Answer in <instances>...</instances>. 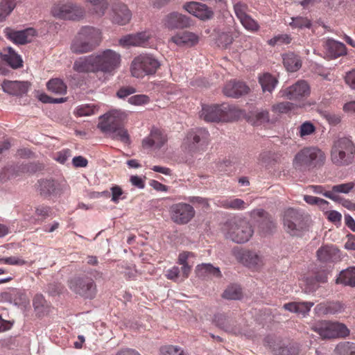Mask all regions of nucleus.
Instances as JSON below:
<instances>
[{"label": "nucleus", "instance_id": "9d476101", "mask_svg": "<svg viewBox=\"0 0 355 355\" xmlns=\"http://www.w3.org/2000/svg\"><path fill=\"white\" fill-rule=\"evenodd\" d=\"M171 219L178 225L187 224L195 216L194 208L189 204L179 202L172 205L169 209Z\"/></svg>", "mask_w": 355, "mask_h": 355}, {"label": "nucleus", "instance_id": "c03bdc74", "mask_svg": "<svg viewBox=\"0 0 355 355\" xmlns=\"http://www.w3.org/2000/svg\"><path fill=\"white\" fill-rule=\"evenodd\" d=\"M160 355H189L182 347L178 345H164L160 347Z\"/></svg>", "mask_w": 355, "mask_h": 355}, {"label": "nucleus", "instance_id": "13d9d810", "mask_svg": "<svg viewBox=\"0 0 355 355\" xmlns=\"http://www.w3.org/2000/svg\"><path fill=\"white\" fill-rule=\"evenodd\" d=\"M240 21L248 30L257 31L259 28L258 24L248 15H245Z\"/></svg>", "mask_w": 355, "mask_h": 355}, {"label": "nucleus", "instance_id": "39448f33", "mask_svg": "<svg viewBox=\"0 0 355 355\" xmlns=\"http://www.w3.org/2000/svg\"><path fill=\"white\" fill-rule=\"evenodd\" d=\"M227 238L237 243H244L250 240L254 233L250 223L242 218H232L226 221L223 227Z\"/></svg>", "mask_w": 355, "mask_h": 355}, {"label": "nucleus", "instance_id": "c756f323", "mask_svg": "<svg viewBox=\"0 0 355 355\" xmlns=\"http://www.w3.org/2000/svg\"><path fill=\"white\" fill-rule=\"evenodd\" d=\"M73 69L78 73H95L92 55L78 58L73 63Z\"/></svg>", "mask_w": 355, "mask_h": 355}, {"label": "nucleus", "instance_id": "c85d7f7f", "mask_svg": "<svg viewBox=\"0 0 355 355\" xmlns=\"http://www.w3.org/2000/svg\"><path fill=\"white\" fill-rule=\"evenodd\" d=\"M216 324L224 331L232 334H237L239 329L236 327V321L223 314L215 315Z\"/></svg>", "mask_w": 355, "mask_h": 355}, {"label": "nucleus", "instance_id": "69168bd1", "mask_svg": "<svg viewBox=\"0 0 355 355\" xmlns=\"http://www.w3.org/2000/svg\"><path fill=\"white\" fill-rule=\"evenodd\" d=\"M281 340L272 336H268L263 340V345L268 347L275 354V347H277V343H280Z\"/></svg>", "mask_w": 355, "mask_h": 355}, {"label": "nucleus", "instance_id": "09e8293b", "mask_svg": "<svg viewBox=\"0 0 355 355\" xmlns=\"http://www.w3.org/2000/svg\"><path fill=\"white\" fill-rule=\"evenodd\" d=\"M55 184L54 180H44L39 182V190L44 196H52L53 189Z\"/></svg>", "mask_w": 355, "mask_h": 355}, {"label": "nucleus", "instance_id": "5701e85b", "mask_svg": "<svg viewBox=\"0 0 355 355\" xmlns=\"http://www.w3.org/2000/svg\"><path fill=\"white\" fill-rule=\"evenodd\" d=\"M317 257L321 262H335L340 259V251L334 245H324L317 250Z\"/></svg>", "mask_w": 355, "mask_h": 355}, {"label": "nucleus", "instance_id": "2f4dec72", "mask_svg": "<svg viewBox=\"0 0 355 355\" xmlns=\"http://www.w3.org/2000/svg\"><path fill=\"white\" fill-rule=\"evenodd\" d=\"M315 309L320 314H336L344 311V306L339 302H331L320 303L315 306Z\"/></svg>", "mask_w": 355, "mask_h": 355}, {"label": "nucleus", "instance_id": "bb28decb", "mask_svg": "<svg viewBox=\"0 0 355 355\" xmlns=\"http://www.w3.org/2000/svg\"><path fill=\"white\" fill-rule=\"evenodd\" d=\"M199 41L198 36L191 32L184 31L173 36L169 42H173L178 46H192Z\"/></svg>", "mask_w": 355, "mask_h": 355}, {"label": "nucleus", "instance_id": "72a5a7b5", "mask_svg": "<svg viewBox=\"0 0 355 355\" xmlns=\"http://www.w3.org/2000/svg\"><path fill=\"white\" fill-rule=\"evenodd\" d=\"M283 62L286 69L291 72L297 71L302 66L300 58L291 52L283 55Z\"/></svg>", "mask_w": 355, "mask_h": 355}, {"label": "nucleus", "instance_id": "6ab92c4d", "mask_svg": "<svg viewBox=\"0 0 355 355\" xmlns=\"http://www.w3.org/2000/svg\"><path fill=\"white\" fill-rule=\"evenodd\" d=\"M132 18V13L126 5L115 3L112 6V23L120 26L128 24Z\"/></svg>", "mask_w": 355, "mask_h": 355}, {"label": "nucleus", "instance_id": "79ce46f5", "mask_svg": "<svg viewBox=\"0 0 355 355\" xmlns=\"http://www.w3.org/2000/svg\"><path fill=\"white\" fill-rule=\"evenodd\" d=\"M98 128L105 135H110L111 134V112H107L105 114L101 116L98 119L97 125Z\"/></svg>", "mask_w": 355, "mask_h": 355}, {"label": "nucleus", "instance_id": "052dcab7", "mask_svg": "<svg viewBox=\"0 0 355 355\" xmlns=\"http://www.w3.org/2000/svg\"><path fill=\"white\" fill-rule=\"evenodd\" d=\"M331 270L328 268H323L315 273L313 279L318 283L324 284L328 280V275L330 274Z\"/></svg>", "mask_w": 355, "mask_h": 355}, {"label": "nucleus", "instance_id": "9b49d317", "mask_svg": "<svg viewBox=\"0 0 355 355\" xmlns=\"http://www.w3.org/2000/svg\"><path fill=\"white\" fill-rule=\"evenodd\" d=\"M70 289L85 298H92L96 293L94 281L87 277H75L69 283Z\"/></svg>", "mask_w": 355, "mask_h": 355}, {"label": "nucleus", "instance_id": "c9c22d12", "mask_svg": "<svg viewBox=\"0 0 355 355\" xmlns=\"http://www.w3.org/2000/svg\"><path fill=\"white\" fill-rule=\"evenodd\" d=\"M300 352V347L296 343L285 344L281 341L275 347V355H297Z\"/></svg>", "mask_w": 355, "mask_h": 355}, {"label": "nucleus", "instance_id": "49530a36", "mask_svg": "<svg viewBox=\"0 0 355 355\" xmlns=\"http://www.w3.org/2000/svg\"><path fill=\"white\" fill-rule=\"evenodd\" d=\"M86 3L89 4L100 15H103L108 7L106 0H86Z\"/></svg>", "mask_w": 355, "mask_h": 355}, {"label": "nucleus", "instance_id": "4468645a", "mask_svg": "<svg viewBox=\"0 0 355 355\" xmlns=\"http://www.w3.org/2000/svg\"><path fill=\"white\" fill-rule=\"evenodd\" d=\"M5 35L8 39L17 44H24L31 42L36 35L37 32L33 28H28L22 31H15L10 28H6Z\"/></svg>", "mask_w": 355, "mask_h": 355}, {"label": "nucleus", "instance_id": "680f3d73", "mask_svg": "<svg viewBox=\"0 0 355 355\" xmlns=\"http://www.w3.org/2000/svg\"><path fill=\"white\" fill-rule=\"evenodd\" d=\"M33 303L35 311L39 313L43 312L46 304V300L42 295L37 294L33 298Z\"/></svg>", "mask_w": 355, "mask_h": 355}, {"label": "nucleus", "instance_id": "338daca9", "mask_svg": "<svg viewBox=\"0 0 355 355\" xmlns=\"http://www.w3.org/2000/svg\"><path fill=\"white\" fill-rule=\"evenodd\" d=\"M234 8L235 14L239 21L248 15L246 12L248 8L245 4L238 3L234 5Z\"/></svg>", "mask_w": 355, "mask_h": 355}, {"label": "nucleus", "instance_id": "a18cd8bd", "mask_svg": "<svg viewBox=\"0 0 355 355\" xmlns=\"http://www.w3.org/2000/svg\"><path fill=\"white\" fill-rule=\"evenodd\" d=\"M335 350L340 355H354L355 344L349 342L341 343L336 346Z\"/></svg>", "mask_w": 355, "mask_h": 355}, {"label": "nucleus", "instance_id": "37998d69", "mask_svg": "<svg viewBox=\"0 0 355 355\" xmlns=\"http://www.w3.org/2000/svg\"><path fill=\"white\" fill-rule=\"evenodd\" d=\"M223 297L227 300H236L241 299L242 291L241 287L236 284L229 286L223 292Z\"/></svg>", "mask_w": 355, "mask_h": 355}, {"label": "nucleus", "instance_id": "f8f14e48", "mask_svg": "<svg viewBox=\"0 0 355 355\" xmlns=\"http://www.w3.org/2000/svg\"><path fill=\"white\" fill-rule=\"evenodd\" d=\"M282 96L289 100H300L310 94V88L304 80H299L293 85L281 90Z\"/></svg>", "mask_w": 355, "mask_h": 355}, {"label": "nucleus", "instance_id": "7c9ffc66", "mask_svg": "<svg viewBox=\"0 0 355 355\" xmlns=\"http://www.w3.org/2000/svg\"><path fill=\"white\" fill-rule=\"evenodd\" d=\"M220 105H205L200 112V118L206 121H220Z\"/></svg>", "mask_w": 355, "mask_h": 355}, {"label": "nucleus", "instance_id": "423d86ee", "mask_svg": "<svg viewBox=\"0 0 355 355\" xmlns=\"http://www.w3.org/2000/svg\"><path fill=\"white\" fill-rule=\"evenodd\" d=\"M309 217L302 211L289 208L284 211L283 223L286 232L292 236H301L309 226Z\"/></svg>", "mask_w": 355, "mask_h": 355}, {"label": "nucleus", "instance_id": "7ed1b4c3", "mask_svg": "<svg viewBox=\"0 0 355 355\" xmlns=\"http://www.w3.org/2000/svg\"><path fill=\"white\" fill-rule=\"evenodd\" d=\"M102 40L101 31L94 27L85 26L80 29L73 40L71 50L75 53H85L94 50Z\"/></svg>", "mask_w": 355, "mask_h": 355}, {"label": "nucleus", "instance_id": "f704fd0d", "mask_svg": "<svg viewBox=\"0 0 355 355\" xmlns=\"http://www.w3.org/2000/svg\"><path fill=\"white\" fill-rule=\"evenodd\" d=\"M325 48L329 54L337 58L346 53V48L344 44L334 40H328L325 43Z\"/></svg>", "mask_w": 355, "mask_h": 355}, {"label": "nucleus", "instance_id": "2eb2a0df", "mask_svg": "<svg viewBox=\"0 0 355 355\" xmlns=\"http://www.w3.org/2000/svg\"><path fill=\"white\" fill-rule=\"evenodd\" d=\"M150 37V34L146 31L128 34L119 39V44L124 48H129L130 46L144 47L148 42Z\"/></svg>", "mask_w": 355, "mask_h": 355}, {"label": "nucleus", "instance_id": "58836bf2", "mask_svg": "<svg viewBox=\"0 0 355 355\" xmlns=\"http://www.w3.org/2000/svg\"><path fill=\"white\" fill-rule=\"evenodd\" d=\"M196 272L198 276H205L207 274H210L216 277H221V272L219 268L214 267L211 263H202L196 267Z\"/></svg>", "mask_w": 355, "mask_h": 355}, {"label": "nucleus", "instance_id": "bf43d9fd", "mask_svg": "<svg viewBox=\"0 0 355 355\" xmlns=\"http://www.w3.org/2000/svg\"><path fill=\"white\" fill-rule=\"evenodd\" d=\"M291 26L296 28H309L311 25V21L306 17H297L292 18V21L290 23Z\"/></svg>", "mask_w": 355, "mask_h": 355}, {"label": "nucleus", "instance_id": "a878e982", "mask_svg": "<svg viewBox=\"0 0 355 355\" xmlns=\"http://www.w3.org/2000/svg\"><path fill=\"white\" fill-rule=\"evenodd\" d=\"M236 258L249 268L258 267L261 264V258L254 252L238 250L235 252Z\"/></svg>", "mask_w": 355, "mask_h": 355}, {"label": "nucleus", "instance_id": "b1692460", "mask_svg": "<svg viewBox=\"0 0 355 355\" xmlns=\"http://www.w3.org/2000/svg\"><path fill=\"white\" fill-rule=\"evenodd\" d=\"M0 58L13 69L22 67L21 57L10 46H7L0 51Z\"/></svg>", "mask_w": 355, "mask_h": 355}, {"label": "nucleus", "instance_id": "5fc2aeb1", "mask_svg": "<svg viewBox=\"0 0 355 355\" xmlns=\"http://www.w3.org/2000/svg\"><path fill=\"white\" fill-rule=\"evenodd\" d=\"M293 104L292 103L286 101L279 103L277 104L272 105V111L279 114H286L289 111H291L293 109Z\"/></svg>", "mask_w": 355, "mask_h": 355}, {"label": "nucleus", "instance_id": "de8ad7c7", "mask_svg": "<svg viewBox=\"0 0 355 355\" xmlns=\"http://www.w3.org/2000/svg\"><path fill=\"white\" fill-rule=\"evenodd\" d=\"M221 206L226 209H240L245 207V202L239 198L224 200L220 202Z\"/></svg>", "mask_w": 355, "mask_h": 355}, {"label": "nucleus", "instance_id": "ea45409f", "mask_svg": "<svg viewBox=\"0 0 355 355\" xmlns=\"http://www.w3.org/2000/svg\"><path fill=\"white\" fill-rule=\"evenodd\" d=\"M16 0H1L0 1V21H4L16 7Z\"/></svg>", "mask_w": 355, "mask_h": 355}, {"label": "nucleus", "instance_id": "4c0bfd02", "mask_svg": "<svg viewBox=\"0 0 355 355\" xmlns=\"http://www.w3.org/2000/svg\"><path fill=\"white\" fill-rule=\"evenodd\" d=\"M112 139L119 140L125 144L130 143V136L124 125L114 126L112 121Z\"/></svg>", "mask_w": 355, "mask_h": 355}, {"label": "nucleus", "instance_id": "a211bd4d", "mask_svg": "<svg viewBox=\"0 0 355 355\" xmlns=\"http://www.w3.org/2000/svg\"><path fill=\"white\" fill-rule=\"evenodd\" d=\"M95 72H107L111 68V50L92 54Z\"/></svg>", "mask_w": 355, "mask_h": 355}, {"label": "nucleus", "instance_id": "864d4df0", "mask_svg": "<svg viewBox=\"0 0 355 355\" xmlns=\"http://www.w3.org/2000/svg\"><path fill=\"white\" fill-rule=\"evenodd\" d=\"M97 108L94 105H85L78 107L76 113L79 116H90L96 113Z\"/></svg>", "mask_w": 355, "mask_h": 355}, {"label": "nucleus", "instance_id": "ddd939ff", "mask_svg": "<svg viewBox=\"0 0 355 355\" xmlns=\"http://www.w3.org/2000/svg\"><path fill=\"white\" fill-rule=\"evenodd\" d=\"M163 23L164 26L168 29H182L190 27L192 25V20L188 16L173 12L165 16Z\"/></svg>", "mask_w": 355, "mask_h": 355}, {"label": "nucleus", "instance_id": "e433bc0d", "mask_svg": "<svg viewBox=\"0 0 355 355\" xmlns=\"http://www.w3.org/2000/svg\"><path fill=\"white\" fill-rule=\"evenodd\" d=\"M259 82L261 86L263 92H268L269 93H271L276 87L278 80L275 77L272 76L271 74L266 73H263L262 76H259Z\"/></svg>", "mask_w": 355, "mask_h": 355}, {"label": "nucleus", "instance_id": "0eeeda50", "mask_svg": "<svg viewBox=\"0 0 355 355\" xmlns=\"http://www.w3.org/2000/svg\"><path fill=\"white\" fill-rule=\"evenodd\" d=\"M311 329L322 339L345 338L349 334V330L344 324L327 320L316 322L311 327Z\"/></svg>", "mask_w": 355, "mask_h": 355}, {"label": "nucleus", "instance_id": "8fccbe9b", "mask_svg": "<svg viewBox=\"0 0 355 355\" xmlns=\"http://www.w3.org/2000/svg\"><path fill=\"white\" fill-rule=\"evenodd\" d=\"M233 42V37L230 33H218L216 43L219 47L227 48Z\"/></svg>", "mask_w": 355, "mask_h": 355}, {"label": "nucleus", "instance_id": "f03ea898", "mask_svg": "<svg viewBox=\"0 0 355 355\" xmlns=\"http://www.w3.org/2000/svg\"><path fill=\"white\" fill-rule=\"evenodd\" d=\"M355 158V144L347 137H339L333 141L330 150V160L336 166L352 164Z\"/></svg>", "mask_w": 355, "mask_h": 355}, {"label": "nucleus", "instance_id": "f3484780", "mask_svg": "<svg viewBox=\"0 0 355 355\" xmlns=\"http://www.w3.org/2000/svg\"><path fill=\"white\" fill-rule=\"evenodd\" d=\"M3 92L12 96H22L27 93L31 86L28 81L4 80L1 84Z\"/></svg>", "mask_w": 355, "mask_h": 355}, {"label": "nucleus", "instance_id": "6e6552de", "mask_svg": "<svg viewBox=\"0 0 355 355\" xmlns=\"http://www.w3.org/2000/svg\"><path fill=\"white\" fill-rule=\"evenodd\" d=\"M209 134L204 128H196L189 131L182 144V148L191 154L204 149L207 145Z\"/></svg>", "mask_w": 355, "mask_h": 355}, {"label": "nucleus", "instance_id": "412c9836", "mask_svg": "<svg viewBox=\"0 0 355 355\" xmlns=\"http://www.w3.org/2000/svg\"><path fill=\"white\" fill-rule=\"evenodd\" d=\"M166 137L163 132L155 128H153L150 135L143 139L142 146L144 148H150L155 147L156 148H160L166 142Z\"/></svg>", "mask_w": 355, "mask_h": 355}, {"label": "nucleus", "instance_id": "a19ab883", "mask_svg": "<svg viewBox=\"0 0 355 355\" xmlns=\"http://www.w3.org/2000/svg\"><path fill=\"white\" fill-rule=\"evenodd\" d=\"M48 89L57 94H64L67 92V86L64 82L59 78L50 80L46 84Z\"/></svg>", "mask_w": 355, "mask_h": 355}, {"label": "nucleus", "instance_id": "e2e57ef3", "mask_svg": "<svg viewBox=\"0 0 355 355\" xmlns=\"http://www.w3.org/2000/svg\"><path fill=\"white\" fill-rule=\"evenodd\" d=\"M53 189V196H60L65 193L69 189L67 184L64 182H58L55 181Z\"/></svg>", "mask_w": 355, "mask_h": 355}, {"label": "nucleus", "instance_id": "393cba45", "mask_svg": "<svg viewBox=\"0 0 355 355\" xmlns=\"http://www.w3.org/2000/svg\"><path fill=\"white\" fill-rule=\"evenodd\" d=\"M220 121L230 122L238 120L243 114L236 105L223 103L220 105Z\"/></svg>", "mask_w": 355, "mask_h": 355}, {"label": "nucleus", "instance_id": "20e7f679", "mask_svg": "<svg viewBox=\"0 0 355 355\" xmlns=\"http://www.w3.org/2000/svg\"><path fill=\"white\" fill-rule=\"evenodd\" d=\"M160 67V61L153 54L142 53L133 58L130 72L134 78H143L154 75Z\"/></svg>", "mask_w": 355, "mask_h": 355}, {"label": "nucleus", "instance_id": "aec40b11", "mask_svg": "<svg viewBox=\"0 0 355 355\" xmlns=\"http://www.w3.org/2000/svg\"><path fill=\"white\" fill-rule=\"evenodd\" d=\"M184 8L196 16V17L205 20L212 17L213 12L205 5L196 1H191L184 5Z\"/></svg>", "mask_w": 355, "mask_h": 355}, {"label": "nucleus", "instance_id": "0e129e2a", "mask_svg": "<svg viewBox=\"0 0 355 355\" xmlns=\"http://www.w3.org/2000/svg\"><path fill=\"white\" fill-rule=\"evenodd\" d=\"M14 295H15V297L14 299L15 304L24 306L28 304L29 300L24 292L18 290H15Z\"/></svg>", "mask_w": 355, "mask_h": 355}, {"label": "nucleus", "instance_id": "3c124183", "mask_svg": "<svg viewBox=\"0 0 355 355\" xmlns=\"http://www.w3.org/2000/svg\"><path fill=\"white\" fill-rule=\"evenodd\" d=\"M127 120V114L120 110H112L114 126L124 125Z\"/></svg>", "mask_w": 355, "mask_h": 355}, {"label": "nucleus", "instance_id": "4d7b16f0", "mask_svg": "<svg viewBox=\"0 0 355 355\" xmlns=\"http://www.w3.org/2000/svg\"><path fill=\"white\" fill-rule=\"evenodd\" d=\"M313 305L314 303L311 302H297L296 313L301 314L303 317H306Z\"/></svg>", "mask_w": 355, "mask_h": 355}, {"label": "nucleus", "instance_id": "cd10ccee", "mask_svg": "<svg viewBox=\"0 0 355 355\" xmlns=\"http://www.w3.org/2000/svg\"><path fill=\"white\" fill-rule=\"evenodd\" d=\"M354 187V182H347L334 185L332 187L331 191H326L325 193H323V196L335 202H338L343 200L344 198L340 197L338 193H348L353 189Z\"/></svg>", "mask_w": 355, "mask_h": 355}, {"label": "nucleus", "instance_id": "6e6d98bb", "mask_svg": "<svg viewBox=\"0 0 355 355\" xmlns=\"http://www.w3.org/2000/svg\"><path fill=\"white\" fill-rule=\"evenodd\" d=\"M291 41V37L287 34L278 35L268 41V44L270 46L282 45L289 44Z\"/></svg>", "mask_w": 355, "mask_h": 355}, {"label": "nucleus", "instance_id": "4be33fe9", "mask_svg": "<svg viewBox=\"0 0 355 355\" xmlns=\"http://www.w3.org/2000/svg\"><path fill=\"white\" fill-rule=\"evenodd\" d=\"M249 87L243 82L230 81L223 88V93L226 96L239 98L248 94Z\"/></svg>", "mask_w": 355, "mask_h": 355}, {"label": "nucleus", "instance_id": "1a4fd4ad", "mask_svg": "<svg viewBox=\"0 0 355 355\" xmlns=\"http://www.w3.org/2000/svg\"><path fill=\"white\" fill-rule=\"evenodd\" d=\"M51 13L58 19L76 20L83 16L84 11L80 7L71 3H58L52 6Z\"/></svg>", "mask_w": 355, "mask_h": 355}, {"label": "nucleus", "instance_id": "f257e3e1", "mask_svg": "<svg viewBox=\"0 0 355 355\" xmlns=\"http://www.w3.org/2000/svg\"><path fill=\"white\" fill-rule=\"evenodd\" d=\"M326 162L325 153L317 146L304 147L294 156L293 168L300 172L311 171L323 166Z\"/></svg>", "mask_w": 355, "mask_h": 355}, {"label": "nucleus", "instance_id": "dca6fc26", "mask_svg": "<svg viewBox=\"0 0 355 355\" xmlns=\"http://www.w3.org/2000/svg\"><path fill=\"white\" fill-rule=\"evenodd\" d=\"M250 215L253 218L259 217L261 218L259 224V232L261 234L266 236L275 231L277 227L275 222L270 216H268L263 209H254L251 212Z\"/></svg>", "mask_w": 355, "mask_h": 355}, {"label": "nucleus", "instance_id": "473e14b6", "mask_svg": "<svg viewBox=\"0 0 355 355\" xmlns=\"http://www.w3.org/2000/svg\"><path fill=\"white\" fill-rule=\"evenodd\" d=\"M336 284L345 286H355V267H350L342 270L336 279Z\"/></svg>", "mask_w": 355, "mask_h": 355}, {"label": "nucleus", "instance_id": "774afa93", "mask_svg": "<svg viewBox=\"0 0 355 355\" xmlns=\"http://www.w3.org/2000/svg\"><path fill=\"white\" fill-rule=\"evenodd\" d=\"M345 80L350 88L355 89V69H352L346 73Z\"/></svg>", "mask_w": 355, "mask_h": 355}, {"label": "nucleus", "instance_id": "603ef678", "mask_svg": "<svg viewBox=\"0 0 355 355\" xmlns=\"http://www.w3.org/2000/svg\"><path fill=\"white\" fill-rule=\"evenodd\" d=\"M315 132V125L310 121H305L299 127V134L302 138L309 136Z\"/></svg>", "mask_w": 355, "mask_h": 355}]
</instances>
